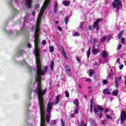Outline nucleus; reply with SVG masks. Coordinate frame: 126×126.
Here are the masks:
<instances>
[{
	"label": "nucleus",
	"mask_w": 126,
	"mask_h": 126,
	"mask_svg": "<svg viewBox=\"0 0 126 126\" xmlns=\"http://www.w3.org/2000/svg\"><path fill=\"white\" fill-rule=\"evenodd\" d=\"M125 85L126 86V76L125 77Z\"/></svg>",
	"instance_id": "59"
},
{
	"label": "nucleus",
	"mask_w": 126,
	"mask_h": 126,
	"mask_svg": "<svg viewBox=\"0 0 126 126\" xmlns=\"http://www.w3.org/2000/svg\"><path fill=\"white\" fill-rule=\"evenodd\" d=\"M123 32H121L119 33V34L118 35V39H121L122 36H123Z\"/></svg>",
	"instance_id": "27"
},
{
	"label": "nucleus",
	"mask_w": 126,
	"mask_h": 126,
	"mask_svg": "<svg viewBox=\"0 0 126 126\" xmlns=\"http://www.w3.org/2000/svg\"><path fill=\"white\" fill-rule=\"evenodd\" d=\"M91 49L89 48L87 51V58H89L90 57V54H91V52H90Z\"/></svg>",
	"instance_id": "26"
},
{
	"label": "nucleus",
	"mask_w": 126,
	"mask_h": 126,
	"mask_svg": "<svg viewBox=\"0 0 126 126\" xmlns=\"http://www.w3.org/2000/svg\"><path fill=\"white\" fill-rule=\"evenodd\" d=\"M42 45H43V46H44V45H46V40H43L42 42Z\"/></svg>",
	"instance_id": "51"
},
{
	"label": "nucleus",
	"mask_w": 126,
	"mask_h": 126,
	"mask_svg": "<svg viewBox=\"0 0 126 126\" xmlns=\"http://www.w3.org/2000/svg\"><path fill=\"white\" fill-rule=\"evenodd\" d=\"M93 74H94V70L92 69L90 70L89 76H90V77H92V76H93Z\"/></svg>",
	"instance_id": "22"
},
{
	"label": "nucleus",
	"mask_w": 126,
	"mask_h": 126,
	"mask_svg": "<svg viewBox=\"0 0 126 126\" xmlns=\"http://www.w3.org/2000/svg\"><path fill=\"white\" fill-rule=\"evenodd\" d=\"M96 38H94L93 39V42L94 43V44H95V43H96Z\"/></svg>",
	"instance_id": "54"
},
{
	"label": "nucleus",
	"mask_w": 126,
	"mask_h": 126,
	"mask_svg": "<svg viewBox=\"0 0 126 126\" xmlns=\"http://www.w3.org/2000/svg\"><path fill=\"white\" fill-rule=\"evenodd\" d=\"M112 5L114 8H116V12H119V10L120 9V5L123 6V4H122V1H120V0H114L112 3Z\"/></svg>",
	"instance_id": "5"
},
{
	"label": "nucleus",
	"mask_w": 126,
	"mask_h": 126,
	"mask_svg": "<svg viewBox=\"0 0 126 126\" xmlns=\"http://www.w3.org/2000/svg\"><path fill=\"white\" fill-rule=\"evenodd\" d=\"M93 29H94V28H93V26H90L89 27V30H90V31L93 30Z\"/></svg>",
	"instance_id": "38"
},
{
	"label": "nucleus",
	"mask_w": 126,
	"mask_h": 126,
	"mask_svg": "<svg viewBox=\"0 0 126 126\" xmlns=\"http://www.w3.org/2000/svg\"><path fill=\"white\" fill-rule=\"evenodd\" d=\"M58 8H59V4H58V2L56 1L55 2L54 9H53V12L54 13H55V14H56L57 11H58Z\"/></svg>",
	"instance_id": "10"
},
{
	"label": "nucleus",
	"mask_w": 126,
	"mask_h": 126,
	"mask_svg": "<svg viewBox=\"0 0 126 126\" xmlns=\"http://www.w3.org/2000/svg\"><path fill=\"white\" fill-rule=\"evenodd\" d=\"M65 96L67 97V98H68L69 97V93H68V92L67 91H65Z\"/></svg>",
	"instance_id": "35"
},
{
	"label": "nucleus",
	"mask_w": 126,
	"mask_h": 126,
	"mask_svg": "<svg viewBox=\"0 0 126 126\" xmlns=\"http://www.w3.org/2000/svg\"><path fill=\"white\" fill-rule=\"evenodd\" d=\"M76 60L79 63H81V61L80 60V58H79V57H76Z\"/></svg>",
	"instance_id": "37"
},
{
	"label": "nucleus",
	"mask_w": 126,
	"mask_h": 126,
	"mask_svg": "<svg viewBox=\"0 0 126 126\" xmlns=\"http://www.w3.org/2000/svg\"><path fill=\"white\" fill-rule=\"evenodd\" d=\"M107 119H109V120H112V118H111V117L109 115H106Z\"/></svg>",
	"instance_id": "45"
},
{
	"label": "nucleus",
	"mask_w": 126,
	"mask_h": 126,
	"mask_svg": "<svg viewBox=\"0 0 126 126\" xmlns=\"http://www.w3.org/2000/svg\"><path fill=\"white\" fill-rule=\"evenodd\" d=\"M103 84H104L105 85L108 84V81H107L106 80H103Z\"/></svg>",
	"instance_id": "39"
},
{
	"label": "nucleus",
	"mask_w": 126,
	"mask_h": 126,
	"mask_svg": "<svg viewBox=\"0 0 126 126\" xmlns=\"http://www.w3.org/2000/svg\"><path fill=\"white\" fill-rule=\"evenodd\" d=\"M94 99L93 98H92L91 100V104H90V107L91 113L93 112V103H94Z\"/></svg>",
	"instance_id": "14"
},
{
	"label": "nucleus",
	"mask_w": 126,
	"mask_h": 126,
	"mask_svg": "<svg viewBox=\"0 0 126 126\" xmlns=\"http://www.w3.org/2000/svg\"><path fill=\"white\" fill-rule=\"evenodd\" d=\"M105 112H106V113H108V112H109V109H108V108H106V109L105 110Z\"/></svg>",
	"instance_id": "56"
},
{
	"label": "nucleus",
	"mask_w": 126,
	"mask_h": 126,
	"mask_svg": "<svg viewBox=\"0 0 126 126\" xmlns=\"http://www.w3.org/2000/svg\"><path fill=\"white\" fill-rule=\"evenodd\" d=\"M80 126H87V123L84 124V121H82L79 125Z\"/></svg>",
	"instance_id": "24"
},
{
	"label": "nucleus",
	"mask_w": 126,
	"mask_h": 126,
	"mask_svg": "<svg viewBox=\"0 0 126 126\" xmlns=\"http://www.w3.org/2000/svg\"><path fill=\"white\" fill-rule=\"evenodd\" d=\"M55 65V62L54 61H51L50 64V67L51 69V70H54V66Z\"/></svg>",
	"instance_id": "19"
},
{
	"label": "nucleus",
	"mask_w": 126,
	"mask_h": 126,
	"mask_svg": "<svg viewBox=\"0 0 126 126\" xmlns=\"http://www.w3.org/2000/svg\"><path fill=\"white\" fill-rule=\"evenodd\" d=\"M63 56L64 59H67V57L66 56V54L64 53V54H63Z\"/></svg>",
	"instance_id": "50"
},
{
	"label": "nucleus",
	"mask_w": 126,
	"mask_h": 126,
	"mask_svg": "<svg viewBox=\"0 0 126 126\" xmlns=\"http://www.w3.org/2000/svg\"><path fill=\"white\" fill-rule=\"evenodd\" d=\"M103 94H104V95H106V94H107V95H110V94H111V92L109 91L108 88H106L103 90Z\"/></svg>",
	"instance_id": "15"
},
{
	"label": "nucleus",
	"mask_w": 126,
	"mask_h": 126,
	"mask_svg": "<svg viewBox=\"0 0 126 126\" xmlns=\"http://www.w3.org/2000/svg\"><path fill=\"white\" fill-rule=\"evenodd\" d=\"M121 48H122V45L121 44H119L118 46H117V51H119V50L121 49Z\"/></svg>",
	"instance_id": "40"
},
{
	"label": "nucleus",
	"mask_w": 126,
	"mask_h": 126,
	"mask_svg": "<svg viewBox=\"0 0 126 126\" xmlns=\"http://www.w3.org/2000/svg\"><path fill=\"white\" fill-rule=\"evenodd\" d=\"M68 19H69V17H64V22L65 24H67V23H68Z\"/></svg>",
	"instance_id": "21"
},
{
	"label": "nucleus",
	"mask_w": 126,
	"mask_h": 126,
	"mask_svg": "<svg viewBox=\"0 0 126 126\" xmlns=\"http://www.w3.org/2000/svg\"><path fill=\"white\" fill-rule=\"evenodd\" d=\"M50 0H45L40 10L41 12L39 13L37 19L35 31L34 32V50L39 49V44H40V25L41 24V20H42L43 14L45 10H46L48 5H49Z\"/></svg>",
	"instance_id": "2"
},
{
	"label": "nucleus",
	"mask_w": 126,
	"mask_h": 126,
	"mask_svg": "<svg viewBox=\"0 0 126 126\" xmlns=\"http://www.w3.org/2000/svg\"><path fill=\"white\" fill-rule=\"evenodd\" d=\"M69 3H70L69 1L64 0L63 1V4H64L65 6H68V5H69Z\"/></svg>",
	"instance_id": "18"
},
{
	"label": "nucleus",
	"mask_w": 126,
	"mask_h": 126,
	"mask_svg": "<svg viewBox=\"0 0 126 126\" xmlns=\"http://www.w3.org/2000/svg\"><path fill=\"white\" fill-rule=\"evenodd\" d=\"M104 111V108L101 107L100 105H95L94 108V114H96L99 117V119L102 118V116H103V112Z\"/></svg>",
	"instance_id": "4"
},
{
	"label": "nucleus",
	"mask_w": 126,
	"mask_h": 126,
	"mask_svg": "<svg viewBox=\"0 0 126 126\" xmlns=\"http://www.w3.org/2000/svg\"><path fill=\"white\" fill-rule=\"evenodd\" d=\"M79 113V110L78 107H76V109L74 110V113L75 114H78Z\"/></svg>",
	"instance_id": "32"
},
{
	"label": "nucleus",
	"mask_w": 126,
	"mask_h": 126,
	"mask_svg": "<svg viewBox=\"0 0 126 126\" xmlns=\"http://www.w3.org/2000/svg\"><path fill=\"white\" fill-rule=\"evenodd\" d=\"M66 72H67V74L68 76H70L71 75V69H70L68 65H66Z\"/></svg>",
	"instance_id": "11"
},
{
	"label": "nucleus",
	"mask_w": 126,
	"mask_h": 126,
	"mask_svg": "<svg viewBox=\"0 0 126 126\" xmlns=\"http://www.w3.org/2000/svg\"><path fill=\"white\" fill-rule=\"evenodd\" d=\"M83 25H84V22H80L79 28H80V29H82V28H83Z\"/></svg>",
	"instance_id": "25"
},
{
	"label": "nucleus",
	"mask_w": 126,
	"mask_h": 126,
	"mask_svg": "<svg viewBox=\"0 0 126 126\" xmlns=\"http://www.w3.org/2000/svg\"><path fill=\"white\" fill-rule=\"evenodd\" d=\"M106 39H107V36H103L102 38H101L100 41L102 43H104V42L106 41Z\"/></svg>",
	"instance_id": "23"
},
{
	"label": "nucleus",
	"mask_w": 126,
	"mask_h": 126,
	"mask_svg": "<svg viewBox=\"0 0 126 126\" xmlns=\"http://www.w3.org/2000/svg\"><path fill=\"white\" fill-rule=\"evenodd\" d=\"M61 99V95H58L56 97V101L54 102V104L57 105V104H59L60 102V100Z\"/></svg>",
	"instance_id": "13"
},
{
	"label": "nucleus",
	"mask_w": 126,
	"mask_h": 126,
	"mask_svg": "<svg viewBox=\"0 0 126 126\" xmlns=\"http://www.w3.org/2000/svg\"><path fill=\"white\" fill-rule=\"evenodd\" d=\"M61 50L63 55L64 54H65V51H64V49L63 48V46L61 47Z\"/></svg>",
	"instance_id": "30"
},
{
	"label": "nucleus",
	"mask_w": 126,
	"mask_h": 126,
	"mask_svg": "<svg viewBox=\"0 0 126 126\" xmlns=\"http://www.w3.org/2000/svg\"><path fill=\"white\" fill-rule=\"evenodd\" d=\"M120 121L121 124H125V121H126V111H122L121 116L120 117Z\"/></svg>",
	"instance_id": "7"
},
{
	"label": "nucleus",
	"mask_w": 126,
	"mask_h": 126,
	"mask_svg": "<svg viewBox=\"0 0 126 126\" xmlns=\"http://www.w3.org/2000/svg\"><path fill=\"white\" fill-rule=\"evenodd\" d=\"M56 124H57V121L56 120H52L51 121V124L52 125V126H55V125H56Z\"/></svg>",
	"instance_id": "29"
},
{
	"label": "nucleus",
	"mask_w": 126,
	"mask_h": 126,
	"mask_svg": "<svg viewBox=\"0 0 126 126\" xmlns=\"http://www.w3.org/2000/svg\"><path fill=\"white\" fill-rule=\"evenodd\" d=\"M125 41H126L125 38H122L121 39V42L122 43V44H124L125 43Z\"/></svg>",
	"instance_id": "41"
},
{
	"label": "nucleus",
	"mask_w": 126,
	"mask_h": 126,
	"mask_svg": "<svg viewBox=\"0 0 126 126\" xmlns=\"http://www.w3.org/2000/svg\"><path fill=\"white\" fill-rule=\"evenodd\" d=\"M125 65L126 66V59L125 60V62H124Z\"/></svg>",
	"instance_id": "62"
},
{
	"label": "nucleus",
	"mask_w": 126,
	"mask_h": 126,
	"mask_svg": "<svg viewBox=\"0 0 126 126\" xmlns=\"http://www.w3.org/2000/svg\"><path fill=\"white\" fill-rule=\"evenodd\" d=\"M25 6L26 8H27V9L31 8V7H32V0H27V2L25 4Z\"/></svg>",
	"instance_id": "9"
},
{
	"label": "nucleus",
	"mask_w": 126,
	"mask_h": 126,
	"mask_svg": "<svg viewBox=\"0 0 126 126\" xmlns=\"http://www.w3.org/2000/svg\"><path fill=\"white\" fill-rule=\"evenodd\" d=\"M49 49H50V53H53V52H54V51H55V48H54V46H50Z\"/></svg>",
	"instance_id": "28"
},
{
	"label": "nucleus",
	"mask_w": 126,
	"mask_h": 126,
	"mask_svg": "<svg viewBox=\"0 0 126 126\" xmlns=\"http://www.w3.org/2000/svg\"><path fill=\"white\" fill-rule=\"evenodd\" d=\"M118 93H119V90H116L112 93V94L113 95V96H117V95H118Z\"/></svg>",
	"instance_id": "20"
},
{
	"label": "nucleus",
	"mask_w": 126,
	"mask_h": 126,
	"mask_svg": "<svg viewBox=\"0 0 126 126\" xmlns=\"http://www.w3.org/2000/svg\"><path fill=\"white\" fill-rule=\"evenodd\" d=\"M100 21H102V19L98 18L94 22V24L93 25V28L94 29H96V31H99V28H100V27H99V22H100Z\"/></svg>",
	"instance_id": "6"
},
{
	"label": "nucleus",
	"mask_w": 126,
	"mask_h": 126,
	"mask_svg": "<svg viewBox=\"0 0 126 126\" xmlns=\"http://www.w3.org/2000/svg\"><path fill=\"white\" fill-rule=\"evenodd\" d=\"M22 52H23V50H21L20 51V55H22V53H22Z\"/></svg>",
	"instance_id": "58"
},
{
	"label": "nucleus",
	"mask_w": 126,
	"mask_h": 126,
	"mask_svg": "<svg viewBox=\"0 0 126 126\" xmlns=\"http://www.w3.org/2000/svg\"><path fill=\"white\" fill-rule=\"evenodd\" d=\"M22 63H26V61L25 60H24L22 61Z\"/></svg>",
	"instance_id": "57"
},
{
	"label": "nucleus",
	"mask_w": 126,
	"mask_h": 126,
	"mask_svg": "<svg viewBox=\"0 0 126 126\" xmlns=\"http://www.w3.org/2000/svg\"><path fill=\"white\" fill-rule=\"evenodd\" d=\"M75 116V113H73V114H71L70 115V117L71 118H74V116Z\"/></svg>",
	"instance_id": "46"
},
{
	"label": "nucleus",
	"mask_w": 126,
	"mask_h": 126,
	"mask_svg": "<svg viewBox=\"0 0 126 126\" xmlns=\"http://www.w3.org/2000/svg\"><path fill=\"white\" fill-rule=\"evenodd\" d=\"M106 123V120H102L101 121V124L103 125H105V123Z\"/></svg>",
	"instance_id": "47"
},
{
	"label": "nucleus",
	"mask_w": 126,
	"mask_h": 126,
	"mask_svg": "<svg viewBox=\"0 0 126 126\" xmlns=\"http://www.w3.org/2000/svg\"><path fill=\"white\" fill-rule=\"evenodd\" d=\"M109 57V54L107 53L105 51H102V58L103 59H107Z\"/></svg>",
	"instance_id": "12"
},
{
	"label": "nucleus",
	"mask_w": 126,
	"mask_h": 126,
	"mask_svg": "<svg viewBox=\"0 0 126 126\" xmlns=\"http://www.w3.org/2000/svg\"><path fill=\"white\" fill-rule=\"evenodd\" d=\"M34 55L37 66V74L38 76V84L37 85V93L38 97L39 109L40 111V119H45V105L44 104V95L47 93V89L43 90L42 88V75L48 70V66L44 67V70L42 69V62H41V55L39 49H34Z\"/></svg>",
	"instance_id": "1"
},
{
	"label": "nucleus",
	"mask_w": 126,
	"mask_h": 126,
	"mask_svg": "<svg viewBox=\"0 0 126 126\" xmlns=\"http://www.w3.org/2000/svg\"><path fill=\"white\" fill-rule=\"evenodd\" d=\"M85 81H89L90 82H91V79H90V78H87Z\"/></svg>",
	"instance_id": "52"
},
{
	"label": "nucleus",
	"mask_w": 126,
	"mask_h": 126,
	"mask_svg": "<svg viewBox=\"0 0 126 126\" xmlns=\"http://www.w3.org/2000/svg\"><path fill=\"white\" fill-rule=\"evenodd\" d=\"M120 61H121L120 59V58H118L117 60V61H116V62L117 63L120 64Z\"/></svg>",
	"instance_id": "48"
},
{
	"label": "nucleus",
	"mask_w": 126,
	"mask_h": 126,
	"mask_svg": "<svg viewBox=\"0 0 126 126\" xmlns=\"http://www.w3.org/2000/svg\"><path fill=\"white\" fill-rule=\"evenodd\" d=\"M52 109H53V103H51V101H49L47 104V108L46 112L47 114H46V122L50 123V120H51V112H52Z\"/></svg>",
	"instance_id": "3"
},
{
	"label": "nucleus",
	"mask_w": 126,
	"mask_h": 126,
	"mask_svg": "<svg viewBox=\"0 0 126 126\" xmlns=\"http://www.w3.org/2000/svg\"><path fill=\"white\" fill-rule=\"evenodd\" d=\"M112 75H113V69H111L109 74V77H112Z\"/></svg>",
	"instance_id": "33"
},
{
	"label": "nucleus",
	"mask_w": 126,
	"mask_h": 126,
	"mask_svg": "<svg viewBox=\"0 0 126 126\" xmlns=\"http://www.w3.org/2000/svg\"><path fill=\"white\" fill-rule=\"evenodd\" d=\"M58 14L59 15H62V14H63V11H60Z\"/></svg>",
	"instance_id": "49"
},
{
	"label": "nucleus",
	"mask_w": 126,
	"mask_h": 126,
	"mask_svg": "<svg viewBox=\"0 0 126 126\" xmlns=\"http://www.w3.org/2000/svg\"><path fill=\"white\" fill-rule=\"evenodd\" d=\"M89 89H91L92 88L91 87H88Z\"/></svg>",
	"instance_id": "64"
},
{
	"label": "nucleus",
	"mask_w": 126,
	"mask_h": 126,
	"mask_svg": "<svg viewBox=\"0 0 126 126\" xmlns=\"http://www.w3.org/2000/svg\"><path fill=\"white\" fill-rule=\"evenodd\" d=\"M17 35H19V34H22V31H17L16 32Z\"/></svg>",
	"instance_id": "36"
},
{
	"label": "nucleus",
	"mask_w": 126,
	"mask_h": 126,
	"mask_svg": "<svg viewBox=\"0 0 126 126\" xmlns=\"http://www.w3.org/2000/svg\"><path fill=\"white\" fill-rule=\"evenodd\" d=\"M123 67H124V64H121L119 66V68L120 70H122V69H123Z\"/></svg>",
	"instance_id": "43"
},
{
	"label": "nucleus",
	"mask_w": 126,
	"mask_h": 126,
	"mask_svg": "<svg viewBox=\"0 0 126 126\" xmlns=\"http://www.w3.org/2000/svg\"><path fill=\"white\" fill-rule=\"evenodd\" d=\"M74 37H79V33L78 32H76L73 34Z\"/></svg>",
	"instance_id": "31"
},
{
	"label": "nucleus",
	"mask_w": 126,
	"mask_h": 126,
	"mask_svg": "<svg viewBox=\"0 0 126 126\" xmlns=\"http://www.w3.org/2000/svg\"><path fill=\"white\" fill-rule=\"evenodd\" d=\"M84 97L85 98V99H86V98H87V95L86 94H85Z\"/></svg>",
	"instance_id": "60"
},
{
	"label": "nucleus",
	"mask_w": 126,
	"mask_h": 126,
	"mask_svg": "<svg viewBox=\"0 0 126 126\" xmlns=\"http://www.w3.org/2000/svg\"><path fill=\"white\" fill-rule=\"evenodd\" d=\"M57 27H58L59 31H63V29H62V27L59 26V25L57 26Z\"/></svg>",
	"instance_id": "44"
},
{
	"label": "nucleus",
	"mask_w": 126,
	"mask_h": 126,
	"mask_svg": "<svg viewBox=\"0 0 126 126\" xmlns=\"http://www.w3.org/2000/svg\"><path fill=\"white\" fill-rule=\"evenodd\" d=\"M55 23H56V24H59V22H58V21H56Z\"/></svg>",
	"instance_id": "63"
},
{
	"label": "nucleus",
	"mask_w": 126,
	"mask_h": 126,
	"mask_svg": "<svg viewBox=\"0 0 126 126\" xmlns=\"http://www.w3.org/2000/svg\"><path fill=\"white\" fill-rule=\"evenodd\" d=\"M78 87H79V88H80V89H82V86L80 85H78Z\"/></svg>",
	"instance_id": "55"
},
{
	"label": "nucleus",
	"mask_w": 126,
	"mask_h": 126,
	"mask_svg": "<svg viewBox=\"0 0 126 126\" xmlns=\"http://www.w3.org/2000/svg\"><path fill=\"white\" fill-rule=\"evenodd\" d=\"M35 11H33L32 13V15H35Z\"/></svg>",
	"instance_id": "61"
},
{
	"label": "nucleus",
	"mask_w": 126,
	"mask_h": 126,
	"mask_svg": "<svg viewBox=\"0 0 126 126\" xmlns=\"http://www.w3.org/2000/svg\"><path fill=\"white\" fill-rule=\"evenodd\" d=\"M28 47L30 49V48H31V44H30V43H28Z\"/></svg>",
	"instance_id": "53"
},
{
	"label": "nucleus",
	"mask_w": 126,
	"mask_h": 126,
	"mask_svg": "<svg viewBox=\"0 0 126 126\" xmlns=\"http://www.w3.org/2000/svg\"><path fill=\"white\" fill-rule=\"evenodd\" d=\"M121 80H122V77L121 76L115 77L114 83L115 84V86H116V88H119V83H118V81H121Z\"/></svg>",
	"instance_id": "8"
},
{
	"label": "nucleus",
	"mask_w": 126,
	"mask_h": 126,
	"mask_svg": "<svg viewBox=\"0 0 126 126\" xmlns=\"http://www.w3.org/2000/svg\"><path fill=\"white\" fill-rule=\"evenodd\" d=\"M100 53V49H93V55H97Z\"/></svg>",
	"instance_id": "17"
},
{
	"label": "nucleus",
	"mask_w": 126,
	"mask_h": 126,
	"mask_svg": "<svg viewBox=\"0 0 126 126\" xmlns=\"http://www.w3.org/2000/svg\"><path fill=\"white\" fill-rule=\"evenodd\" d=\"M40 7V4H35V8H38Z\"/></svg>",
	"instance_id": "42"
},
{
	"label": "nucleus",
	"mask_w": 126,
	"mask_h": 126,
	"mask_svg": "<svg viewBox=\"0 0 126 126\" xmlns=\"http://www.w3.org/2000/svg\"><path fill=\"white\" fill-rule=\"evenodd\" d=\"M37 84H38V76H37H37H35V80L33 82V85H35V84H36V82H37Z\"/></svg>",
	"instance_id": "34"
},
{
	"label": "nucleus",
	"mask_w": 126,
	"mask_h": 126,
	"mask_svg": "<svg viewBox=\"0 0 126 126\" xmlns=\"http://www.w3.org/2000/svg\"><path fill=\"white\" fill-rule=\"evenodd\" d=\"M73 103L74 105H75V106H76V107H78L79 106V101H78V99H75L73 101Z\"/></svg>",
	"instance_id": "16"
}]
</instances>
